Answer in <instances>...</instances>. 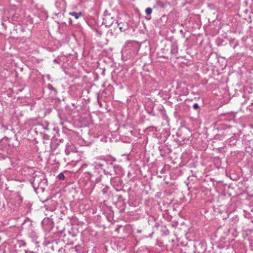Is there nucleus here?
<instances>
[{
    "label": "nucleus",
    "instance_id": "f257e3e1",
    "mask_svg": "<svg viewBox=\"0 0 253 253\" xmlns=\"http://www.w3.org/2000/svg\"><path fill=\"white\" fill-rule=\"evenodd\" d=\"M103 23L107 27H110L115 25V23L117 21L114 16L110 13H108L106 10L104 13V17L103 18Z\"/></svg>",
    "mask_w": 253,
    "mask_h": 253
},
{
    "label": "nucleus",
    "instance_id": "f03ea898",
    "mask_svg": "<svg viewBox=\"0 0 253 253\" xmlns=\"http://www.w3.org/2000/svg\"><path fill=\"white\" fill-rule=\"evenodd\" d=\"M89 175V180L93 183H98L101 180V175L98 173L96 174V171L94 173H91L90 172H86Z\"/></svg>",
    "mask_w": 253,
    "mask_h": 253
},
{
    "label": "nucleus",
    "instance_id": "7ed1b4c3",
    "mask_svg": "<svg viewBox=\"0 0 253 253\" xmlns=\"http://www.w3.org/2000/svg\"><path fill=\"white\" fill-rule=\"evenodd\" d=\"M48 129V128L46 127H44L43 125L41 124H38L35 126V127L33 129V131L36 134H42L43 132H44V130Z\"/></svg>",
    "mask_w": 253,
    "mask_h": 253
},
{
    "label": "nucleus",
    "instance_id": "20e7f679",
    "mask_svg": "<svg viewBox=\"0 0 253 253\" xmlns=\"http://www.w3.org/2000/svg\"><path fill=\"white\" fill-rule=\"evenodd\" d=\"M75 147L72 143H67L66 144L65 152L67 155H69L71 152H75Z\"/></svg>",
    "mask_w": 253,
    "mask_h": 253
},
{
    "label": "nucleus",
    "instance_id": "39448f33",
    "mask_svg": "<svg viewBox=\"0 0 253 253\" xmlns=\"http://www.w3.org/2000/svg\"><path fill=\"white\" fill-rule=\"evenodd\" d=\"M40 182H41V184H42V177L40 178V176L36 175L33 178L31 184L34 188H38Z\"/></svg>",
    "mask_w": 253,
    "mask_h": 253
},
{
    "label": "nucleus",
    "instance_id": "423d86ee",
    "mask_svg": "<svg viewBox=\"0 0 253 253\" xmlns=\"http://www.w3.org/2000/svg\"><path fill=\"white\" fill-rule=\"evenodd\" d=\"M114 27H117L121 32L125 31L128 28V25L126 23L121 22L118 23V21L115 22Z\"/></svg>",
    "mask_w": 253,
    "mask_h": 253
},
{
    "label": "nucleus",
    "instance_id": "0eeeda50",
    "mask_svg": "<svg viewBox=\"0 0 253 253\" xmlns=\"http://www.w3.org/2000/svg\"><path fill=\"white\" fill-rule=\"evenodd\" d=\"M65 11V7L63 4H62L61 7V10H59L58 11L55 13V15L60 18H62L64 17V13Z\"/></svg>",
    "mask_w": 253,
    "mask_h": 253
},
{
    "label": "nucleus",
    "instance_id": "6e6552de",
    "mask_svg": "<svg viewBox=\"0 0 253 253\" xmlns=\"http://www.w3.org/2000/svg\"><path fill=\"white\" fill-rule=\"evenodd\" d=\"M104 167V164L100 163H95L94 164V169H103V168Z\"/></svg>",
    "mask_w": 253,
    "mask_h": 253
},
{
    "label": "nucleus",
    "instance_id": "1a4fd4ad",
    "mask_svg": "<svg viewBox=\"0 0 253 253\" xmlns=\"http://www.w3.org/2000/svg\"><path fill=\"white\" fill-rule=\"evenodd\" d=\"M70 15L74 16L75 19H78L80 16L83 15V14L82 12H72L69 13Z\"/></svg>",
    "mask_w": 253,
    "mask_h": 253
},
{
    "label": "nucleus",
    "instance_id": "9d476101",
    "mask_svg": "<svg viewBox=\"0 0 253 253\" xmlns=\"http://www.w3.org/2000/svg\"><path fill=\"white\" fill-rule=\"evenodd\" d=\"M57 177L59 180H63L65 179V176L62 172L60 173L58 175Z\"/></svg>",
    "mask_w": 253,
    "mask_h": 253
},
{
    "label": "nucleus",
    "instance_id": "9b49d317",
    "mask_svg": "<svg viewBox=\"0 0 253 253\" xmlns=\"http://www.w3.org/2000/svg\"><path fill=\"white\" fill-rule=\"evenodd\" d=\"M152 9L150 7H148L145 9V13L147 15H150L152 13Z\"/></svg>",
    "mask_w": 253,
    "mask_h": 253
},
{
    "label": "nucleus",
    "instance_id": "f8f14e48",
    "mask_svg": "<svg viewBox=\"0 0 253 253\" xmlns=\"http://www.w3.org/2000/svg\"><path fill=\"white\" fill-rule=\"evenodd\" d=\"M193 108L194 110H197V111H199L200 110V106H199V105H198V103H194L193 105Z\"/></svg>",
    "mask_w": 253,
    "mask_h": 253
},
{
    "label": "nucleus",
    "instance_id": "ddd939ff",
    "mask_svg": "<svg viewBox=\"0 0 253 253\" xmlns=\"http://www.w3.org/2000/svg\"><path fill=\"white\" fill-rule=\"evenodd\" d=\"M16 200L17 201H19V202H22V201H23V198L22 196H21L20 195H18L16 197Z\"/></svg>",
    "mask_w": 253,
    "mask_h": 253
},
{
    "label": "nucleus",
    "instance_id": "4468645a",
    "mask_svg": "<svg viewBox=\"0 0 253 253\" xmlns=\"http://www.w3.org/2000/svg\"><path fill=\"white\" fill-rule=\"evenodd\" d=\"M87 166L88 165L86 164H84L82 165V166H81V169L82 171H83L84 170V169L87 167Z\"/></svg>",
    "mask_w": 253,
    "mask_h": 253
},
{
    "label": "nucleus",
    "instance_id": "2eb2a0df",
    "mask_svg": "<svg viewBox=\"0 0 253 253\" xmlns=\"http://www.w3.org/2000/svg\"><path fill=\"white\" fill-rule=\"evenodd\" d=\"M108 192V187H106L102 190V192L104 194H106Z\"/></svg>",
    "mask_w": 253,
    "mask_h": 253
},
{
    "label": "nucleus",
    "instance_id": "dca6fc26",
    "mask_svg": "<svg viewBox=\"0 0 253 253\" xmlns=\"http://www.w3.org/2000/svg\"><path fill=\"white\" fill-rule=\"evenodd\" d=\"M47 87L49 89H54L53 86L51 84H48V85H47Z\"/></svg>",
    "mask_w": 253,
    "mask_h": 253
},
{
    "label": "nucleus",
    "instance_id": "f3484780",
    "mask_svg": "<svg viewBox=\"0 0 253 253\" xmlns=\"http://www.w3.org/2000/svg\"><path fill=\"white\" fill-rule=\"evenodd\" d=\"M251 246L252 247V248L253 250V236L252 239H251Z\"/></svg>",
    "mask_w": 253,
    "mask_h": 253
},
{
    "label": "nucleus",
    "instance_id": "a211bd4d",
    "mask_svg": "<svg viewBox=\"0 0 253 253\" xmlns=\"http://www.w3.org/2000/svg\"><path fill=\"white\" fill-rule=\"evenodd\" d=\"M25 253H34V252H32V251H30V252H28L27 251H25Z\"/></svg>",
    "mask_w": 253,
    "mask_h": 253
},
{
    "label": "nucleus",
    "instance_id": "6ab92c4d",
    "mask_svg": "<svg viewBox=\"0 0 253 253\" xmlns=\"http://www.w3.org/2000/svg\"><path fill=\"white\" fill-rule=\"evenodd\" d=\"M51 149L53 150H55L56 148V147H54V146H52V144L51 145Z\"/></svg>",
    "mask_w": 253,
    "mask_h": 253
},
{
    "label": "nucleus",
    "instance_id": "aec40b11",
    "mask_svg": "<svg viewBox=\"0 0 253 253\" xmlns=\"http://www.w3.org/2000/svg\"><path fill=\"white\" fill-rule=\"evenodd\" d=\"M51 149L53 150H55L56 148V147H54V146H52V144L51 145Z\"/></svg>",
    "mask_w": 253,
    "mask_h": 253
},
{
    "label": "nucleus",
    "instance_id": "412c9836",
    "mask_svg": "<svg viewBox=\"0 0 253 253\" xmlns=\"http://www.w3.org/2000/svg\"><path fill=\"white\" fill-rule=\"evenodd\" d=\"M58 4L61 5L60 3L56 2V6L57 8H58Z\"/></svg>",
    "mask_w": 253,
    "mask_h": 253
},
{
    "label": "nucleus",
    "instance_id": "4be33fe9",
    "mask_svg": "<svg viewBox=\"0 0 253 253\" xmlns=\"http://www.w3.org/2000/svg\"><path fill=\"white\" fill-rule=\"evenodd\" d=\"M230 250L231 251V253H235L234 252V251L232 249H230Z\"/></svg>",
    "mask_w": 253,
    "mask_h": 253
},
{
    "label": "nucleus",
    "instance_id": "5701e85b",
    "mask_svg": "<svg viewBox=\"0 0 253 253\" xmlns=\"http://www.w3.org/2000/svg\"><path fill=\"white\" fill-rule=\"evenodd\" d=\"M163 173V170H161V173Z\"/></svg>",
    "mask_w": 253,
    "mask_h": 253
},
{
    "label": "nucleus",
    "instance_id": "b1692460",
    "mask_svg": "<svg viewBox=\"0 0 253 253\" xmlns=\"http://www.w3.org/2000/svg\"><path fill=\"white\" fill-rule=\"evenodd\" d=\"M163 173V170H161V173Z\"/></svg>",
    "mask_w": 253,
    "mask_h": 253
},
{
    "label": "nucleus",
    "instance_id": "393cba45",
    "mask_svg": "<svg viewBox=\"0 0 253 253\" xmlns=\"http://www.w3.org/2000/svg\"><path fill=\"white\" fill-rule=\"evenodd\" d=\"M140 251H139V252H138L137 253H140Z\"/></svg>",
    "mask_w": 253,
    "mask_h": 253
}]
</instances>
